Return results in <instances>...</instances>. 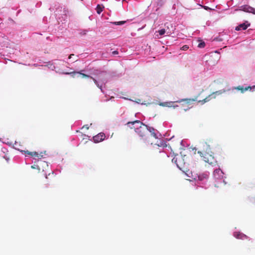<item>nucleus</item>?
I'll return each mask as SVG.
<instances>
[{"mask_svg": "<svg viewBox=\"0 0 255 255\" xmlns=\"http://www.w3.org/2000/svg\"><path fill=\"white\" fill-rule=\"evenodd\" d=\"M43 163H44V165H46L47 166H48L47 162H44Z\"/></svg>", "mask_w": 255, "mask_h": 255, "instance_id": "nucleus-41", "label": "nucleus"}, {"mask_svg": "<svg viewBox=\"0 0 255 255\" xmlns=\"http://www.w3.org/2000/svg\"><path fill=\"white\" fill-rule=\"evenodd\" d=\"M20 151L21 152H25L28 155H30L33 156L34 157L33 159H34V160L41 159L43 157L42 153L39 154L38 153H37L36 152H30L28 151H23V150H21Z\"/></svg>", "mask_w": 255, "mask_h": 255, "instance_id": "nucleus-11", "label": "nucleus"}, {"mask_svg": "<svg viewBox=\"0 0 255 255\" xmlns=\"http://www.w3.org/2000/svg\"><path fill=\"white\" fill-rule=\"evenodd\" d=\"M136 124H139L140 125H143L146 127L147 130H148L151 134L155 138H159L162 136V135L160 133H159L157 130H156L153 127H150L147 125L144 124L142 122H141L139 120H136L132 122H128L127 123V125H128V126L132 128L130 126V125H134Z\"/></svg>", "mask_w": 255, "mask_h": 255, "instance_id": "nucleus-4", "label": "nucleus"}, {"mask_svg": "<svg viewBox=\"0 0 255 255\" xmlns=\"http://www.w3.org/2000/svg\"><path fill=\"white\" fill-rule=\"evenodd\" d=\"M86 128V129H89V127L88 126V125H84V126L82 128Z\"/></svg>", "mask_w": 255, "mask_h": 255, "instance_id": "nucleus-34", "label": "nucleus"}, {"mask_svg": "<svg viewBox=\"0 0 255 255\" xmlns=\"http://www.w3.org/2000/svg\"><path fill=\"white\" fill-rule=\"evenodd\" d=\"M100 80L102 82V84H105V83H106V81L105 80Z\"/></svg>", "mask_w": 255, "mask_h": 255, "instance_id": "nucleus-37", "label": "nucleus"}, {"mask_svg": "<svg viewBox=\"0 0 255 255\" xmlns=\"http://www.w3.org/2000/svg\"><path fill=\"white\" fill-rule=\"evenodd\" d=\"M204 8L206 10H209V9H210L211 8L210 7H209L208 6H203Z\"/></svg>", "mask_w": 255, "mask_h": 255, "instance_id": "nucleus-35", "label": "nucleus"}, {"mask_svg": "<svg viewBox=\"0 0 255 255\" xmlns=\"http://www.w3.org/2000/svg\"><path fill=\"white\" fill-rule=\"evenodd\" d=\"M124 99H127V100H128V99L126 98H124ZM129 100L131 101V99H129ZM139 101H140V100H138V101H133V102H135V103H138V104H140Z\"/></svg>", "mask_w": 255, "mask_h": 255, "instance_id": "nucleus-31", "label": "nucleus"}, {"mask_svg": "<svg viewBox=\"0 0 255 255\" xmlns=\"http://www.w3.org/2000/svg\"><path fill=\"white\" fill-rule=\"evenodd\" d=\"M192 101H196V99H192Z\"/></svg>", "mask_w": 255, "mask_h": 255, "instance_id": "nucleus-45", "label": "nucleus"}, {"mask_svg": "<svg viewBox=\"0 0 255 255\" xmlns=\"http://www.w3.org/2000/svg\"><path fill=\"white\" fill-rule=\"evenodd\" d=\"M213 176L215 182V187H220V184H223L224 185L227 184V182L225 180L226 177L224 176V172L220 168L214 170L213 172Z\"/></svg>", "mask_w": 255, "mask_h": 255, "instance_id": "nucleus-3", "label": "nucleus"}, {"mask_svg": "<svg viewBox=\"0 0 255 255\" xmlns=\"http://www.w3.org/2000/svg\"><path fill=\"white\" fill-rule=\"evenodd\" d=\"M56 61L49 62L47 65L48 68L52 70H55L56 68V66H55V65L56 64V63L55 62Z\"/></svg>", "mask_w": 255, "mask_h": 255, "instance_id": "nucleus-16", "label": "nucleus"}, {"mask_svg": "<svg viewBox=\"0 0 255 255\" xmlns=\"http://www.w3.org/2000/svg\"><path fill=\"white\" fill-rule=\"evenodd\" d=\"M203 149L206 153H209L211 151L210 145L206 143L203 144Z\"/></svg>", "mask_w": 255, "mask_h": 255, "instance_id": "nucleus-17", "label": "nucleus"}, {"mask_svg": "<svg viewBox=\"0 0 255 255\" xmlns=\"http://www.w3.org/2000/svg\"><path fill=\"white\" fill-rule=\"evenodd\" d=\"M250 26V23L246 21L244 23H241L239 25L236 27L235 30L237 31H240L241 30H246L248 27Z\"/></svg>", "mask_w": 255, "mask_h": 255, "instance_id": "nucleus-12", "label": "nucleus"}, {"mask_svg": "<svg viewBox=\"0 0 255 255\" xmlns=\"http://www.w3.org/2000/svg\"><path fill=\"white\" fill-rule=\"evenodd\" d=\"M49 9L50 10H54L56 17L58 19L60 20L61 21L65 20L67 14L68 12L66 7L63 6L61 4L58 3L55 4L53 7H51Z\"/></svg>", "mask_w": 255, "mask_h": 255, "instance_id": "nucleus-1", "label": "nucleus"}, {"mask_svg": "<svg viewBox=\"0 0 255 255\" xmlns=\"http://www.w3.org/2000/svg\"><path fill=\"white\" fill-rule=\"evenodd\" d=\"M159 105L162 107H167V102H160L159 103Z\"/></svg>", "mask_w": 255, "mask_h": 255, "instance_id": "nucleus-27", "label": "nucleus"}, {"mask_svg": "<svg viewBox=\"0 0 255 255\" xmlns=\"http://www.w3.org/2000/svg\"><path fill=\"white\" fill-rule=\"evenodd\" d=\"M105 134L103 132H100L96 135L93 136V139L95 143H98L104 140L105 138Z\"/></svg>", "mask_w": 255, "mask_h": 255, "instance_id": "nucleus-10", "label": "nucleus"}, {"mask_svg": "<svg viewBox=\"0 0 255 255\" xmlns=\"http://www.w3.org/2000/svg\"><path fill=\"white\" fill-rule=\"evenodd\" d=\"M181 145H183V146H184V141L183 140H182L181 141Z\"/></svg>", "mask_w": 255, "mask_h": 255, "instance_id": "nucleus-40", "label": "nucleus"}, {"mask_svg": "<svg viewBox=\"0 0 255 255\" xmlns=\"http://www.w3.org/2000/svg\"><path fill=\"white\" fill-rule=\"evenodd\" d=\"M175 102H167V107L171 108L173 107V108H176L178 107L177 105H174L173 104Z\"/></svg>", "mask_w": 255, "mask_h": 255, "instance_id": "nucleus-23", "label": "nucleus"}, {"mask_svg": "<svg viewBox=\"0 0 255 255\" xmlns=\"http://www.w3.org/2000/svg\"><path fill=\"white\" fill-rule=\"evenodd\" d=\"M187 99H181V100L178 101V102H182V101H187Z\"/></svg>", "mask_w": 255, "mask_h": 255, "instance_id": "nucleus-38", "label": "nucleus"}, {"mask_svg": "<svg viewBox=\"0 0 255 255\" xmlns=\"http://www.w3.org/2000/svg\"><path fill=\"white\" fill-rule=\"evenodd\" d=\"M233 236L234 237L238 239L245 240L248 238L247 236L240 232H234L233 233Z\"/></svg>", "mask_w": 255, "mask_h": 255, "instance_id": "nucleus-14", "label": "nucleus"}, {"mask_svg": "<svg viewBox=\"0 0 255 255\" xmlns=\"http://www.w3.org/2000/svg\"><path fill=\"white\" fill-rule=\"evenodd\" d=\"M157 32L159 33V34L160 36H162V35H163L164 34H166V31H165V30L164 28H162V29H160L158 30L157 31Z\"/></svg>", "mask_w": 255, "mask_h": 255, "instance_id": "nucleus-24", "label": "nucleus"}, {"mask_svg": "<svg viewBox=\"0 0 255 255\" xmlns=\"http://www.w3.org/2000/svg\"><path fill=\"white\" fill-rule=\"evenodd\" d=\"M156 144L157 145V146H158L159 147H166L167 146V144L166 143V141L165 140H160Z\"/></svg>", "mask_w": 255, "mask_h": 255, "instance_id": "nucleus-20", "label": "nucleus"}, {"mask_svg": "<svg viewBox=\"0 0 255 255\" xmlns=\"http://www.w3.org/2000/svg\"><path fill=\"white\" fill-rule=\"evenodd\" d=\"M198 153L200 155V156L201 157H203V159L204 161L210 163L209 160L208 158L207 157L206 153H204V152H203L201 151H198Z\"/></svg>", "mask_w": 255, "mask_h": 255, "instance_id": "nucleus-15", "label": "nucleus"}, {"mask_svg": "<svg viewBox=\"0 0 255 255\" xmlns=\"http://www.w3.org/2000/svg\"><path fill=\"white\" fill-rule=\"evenodd\" d=\"M189 48V46L187 45H183L181 48V50L185 51L187 50Z\"/></svg>", "mask_w": 255, "mask_h": 255, "instance_id": "nucleus-28", "label": "nucleus"}, {"mask_svg": "<svg viewBox=\"0 0 255 255\" xmlns=\"http://www.w3.org/2000/svg\"><path fill=\"white\" fill-rule=\"evenodd\" d=\"M189 109H190V108H187V109H184V111L186 112V111H187V110H188Z\"/></svg>", "mask_w": 255, "mask_h": 255, "instance_id": "nucleus-42", "label": "nucleus"}, {"mask_svg": "<svg viewBox=\"0 0 255 255\" xmlns=\"http://www.w3.org/2000/svg\"><path fill=\"white\" fill-rule=\"evenodd\" d=\"M211 97L212 95H209L205 99H203V100H200L198 101V102L201 103L202 104H204L205 103L209 102L212 99Z\"/></svg>", "mask_w": 255, "mask_h": 255, "instance_id": "nucleus-19", "label": "nucleus"}, {"mask_svg": "<svg viewBox=\"0 0 255 255\" xmlns=\"http://www.w3.org/2000/svg\"><path fill=\"white\" fill-rule=\"evenodd\" d=\"M166 2V0H157L156 3L159 7L162 6Z\"/></svg>", "mask_w": 255, "mask_h": 255, "instance_id": "nucleus-22", "label": "nucleus"}, {"mask_svg": "<svg viewBox=\"0 0 255 255\" xmlns=\"http://www.w3.org/2000/svg\"><path fill=\"white\" fill-rule=\"evenodd\" d=\"M118 53H119V52H118V51L117 50H115V51L112 52V54L113 55L118 54Z\"/></svg>", "mask_w": 255, "mask_h": 255, "instance_id": "nucleus-33", "label": "nucleus"}, {"mask_svg": "<svg viewBox=\"0 0 255 255\" xmlns=\"http://www.w3.org/2000/svg\"><path fill=\"white\" fill-rule=\"evenodd\" d=\"M106 72H102L100 73V74H101V75H103V76H104V75H106Z\"/></svg>", "mask_w": 255, "mask_h": 255, "instance_id": "nucleus-39", "label": "nucleus"}, {"mask_svg": "<svg viewBox=\"0 0 255 255\" xmlns=\"http://www.w3.org/2000/svg\"><path fill=\"white\" fill-rule=\"evenodd\" d=\"M205 46V42L201 40L200 41V42L198 44V47L200 48H203Z\"/></svg>", "mask_w": 255, "mask_h": 255, "instance_id": "nucleus-25", "label": "nucleus"}, {"mask_svg": "<svg viewBox=\"0 0 255 255\" xmlns=\"http://www.w3.org/2000/svg\"><path fill=\"white\" fill-rule=\"evenodd\" d=\"M209 176V172H205L203 173L199 174L196 177L194 178L195 181L193 182L195 185L207 189L209 187L208 180Z\"/></svg>", "mask_w": 255, "mask_h": 255, "instance_id": "nucleus-2", "label": "nucleus"}, {"mask_svg": "<svg viewBox=\"0 0 255 255\" xmlns=\"http://www.w3.org/2000/svg\"><path fill=\"white\" fill-rule=\"evenodd\" d=\"M41 5V2H38L36 3V7H40Z\"/></svg>", "mask_w": 255, "mask_h": 255, "instance_id": "nucleus-32", "label": "nucleus"}, {"mask_svg": "<svg viewBox=\"0 0 255 255\" xmlns=\"http://www.w3.org/2000/svg\"><path fill=\"white\" fill-rule=\"evenodd\" d=\"M135 131L138 134L140 137H141L143 142L147 145L152 144V143L149 140V137L145 135L144 130L142 129V128L141 126H140L139 128H135Z\"/></svg>", "mask_w": 255, "mask_h": 255, "instance_id": "nucleus-6", "label": "nucleus"}, {"mask_svg": "<svg viewBox=\"0 0 255 255\" xmlns=\"http://www.w3.org/2000/svg\"><path fill=\"white\" fill-rule=\"evenodd\" d=\"M3 157L6 160L7 162H8L9 160V158L8 156L6 155V154H5Z\"/></svg>", "mask_w": 255, "mask_h": 255, "instance_id": "nucleus-29", "label": "nucleus"}, {"mask_svg": "<svg viewBox=\"0 0 255 255\" xmlns=\"http://www.w3.org/2000/svg\"><path fill=\"white\" fill-rule=\"evenodd\" d=\"M164 29L167 35H170L175 30V26L173 24L167 22L164 24Z\"/></svg>", "mask_w": 255, "mask_h": 255, "instance_id": "nucleus-9", "label": "nucleus"}, {"mask_svg": "<svg viewBox=\"0 0 255 255\" xmlns=\"http://www.w3.org/2000/svg\"><path fill=\"white\" fill-rule=\"evenodd\" d=\"M1 151H2V152H3L4 153H6V152H7V149H6V148H5V147H2V148H1Z\"/></svg>", "mask_w": 255, "mask_h": 255, "instance_id": "nucleus-30", "label": "nucleus"}, {"mask_svg": "<svg viewBox=\"0 0 255 255\" xmlns=\"http://www.w3.org/2000/svg\"><path fill=\"white\" fill-rule=\"evenodd\" d=\"M193 150H197V148L196 147H194L193 148Z\"/></svg>", "mask_w": 255, "mask_h": 255, "instance_id": "nucleus-43", "label": "nucleus"}, {"mask_svg": "<svg viewBox=\"0 0 255 255\" xmlns=\"http://www.w3.org/2000/svg\"><path fill=\"white\" fill-rule=\"evenodd\" d=\"M237 90L239 91H241L242 93H244L248 90H250L251 91H255V85L253 86H248L244 88L243 86H239L237 87H233L232 88L229 89L228 90Z\"/></svg>", "mask_w": 255, "mask_h": 255, "instance_id": "nucleus-7", "label": "nucleus"}, {"mask_svg": "<svg viewBox=\"0 0 255 255\" xmlns=\"http://www.w3.org/2000/svg\"><path fill=\"white\" fill-rule=\"evenodd\" d=\"M239 9L246 12L252 13L255 15V8L249 5L245 4L241 5L239 7Z\"/></svg>", "mask_w": 255, "mask_h": 255, "instance_id": "nucleus-8", "label": "nucleus"}, {"mask_svg": "<svg viewBox=\"0 0 255 255\" xmlns=\"http://www.w3.org/2000/svg\"><path fill=\"white\" fill-rule=\"evenodd\" d=\"M126 22V21H116L113 22V24L117 25H121L125 24Z\"/></svg>", "mask_w": 255, "mask_h": 255, "instance_id": "nucleus-26", "label": "nucleus"}, {"mask_svg": "<svg viewBox=\"0 0 255 255\" xmlns=\"http://www.w3.org/2000/svg\"><path fill=\"white\" fill-rule=\"evenodd\" d=\"M104 7L100 4H98L96 7V11L98 14H100L103 11Z\"/></svg>", "mask_w": 255, "mask_h": 255, "instance_id": "nucleus-21", "label": "nucleus"}, {"mask_svg": "<svg viewBox=\"0 0 255 255\" xmlns=\"http://www.w3.org/2000/svg\"><path fill=\"white\" fill-rule=\"evenodd\" d=\"M85 71L84 70H81L79 72H70V73H69V72H66V73H64V74H70L73 77L74 76V75L76 74H80L82 75V78H90L92 79L93 80L95 84L97 85V86L99 88L101 91V92L103 93H104V92L103 91V88H102V84H100V83L99 81H98L96 79H95V78H93L92 77L87 75V74H84L83 72Z\"/></svg>", "mask_w": 255, "mask_h": 255, "instance_id": "nucleus-5", "label": "nucleus"}, {"mask_svg": "<svg viewBox=\"0 0 255 255\" xmlns=\"http://www.w3.org/2000/svg\"><path fill=\"white\" fill-rule=\"evenodd\" d=\"M231 88H230V89ZM229 89V88H228V89L226 90L225 89H222V90H219V91H216V92H214L213 93H212L210 95H212V97H211V98L212 99H215L216 98V97L217 95H220L221 94H222L223 93H225L227 91H229L230 90H228ZM235 90H231L230 91H232V92H233Z\"/></svg>", "mask_w": 255, "mask_h": 255, "instance_id": "nucleus-13", "label": "nucleus"}, {"mask_svg": "<svg viewBox=\"0 0 255 255\" xmlns=\"http://www.w3.org/2000/svg\"><path fill=\"white\" fill-rule=\"evenodd\" d=\"M172 8H175V4H174L172 6Z\"/></svg>", "mask_w": 255, "mask_h": 255, "instance_id": "nucleus-44", "label": "nucleus"}, {"mask_svg": "<svg viewBox=\"0 0 255 255\" xmlns=\"http://www.w3.org/2000/svg\"><path fill=\"white\" fill-rule=\"evenodd\" d=\"M172 162L173 163H174L175 164H176L177 167L180 169V170H182V167H181V165H182V164L180 163V162H179V163H178L177 162V158L175 157H174L172 159Z\"/></svg>", "mask_w": 255, "mask_h": 255, "instance_id": "nucleus-18", "label": "nucleus"}, {"mask_svg": "<svg viewBox=\"0 0 255 255\" xmlns=\"http://www.w3.org/2000/svg\"><path fill=\"white\" fill-rule=\"evenodd\" d=\"M38 167H38V165H34L31 166V168H34V169H35V168H38Z\"/></svg>", "mask_w": 255, "mask_h": 255, "instance_id": "nucleus-36", "label": "nucleus"}, {"mask_svg": "<svg viewBox=\"0 0 255 255\" xmlns=\"http://www.w3.org/2000/svg\"><path fill=\"white\" fill-rule=\"evenodd\" d=\"M145 104H146L143 103H141V105H145Z\"/></svg>", "mask_w": 255, "mask_h": 255, "instance_id": "nucleus-46", "label": "nucleus"}]
</instances>
